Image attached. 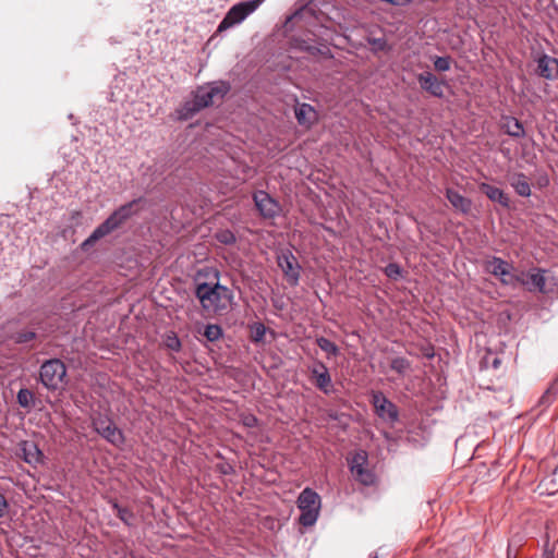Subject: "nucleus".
<instances>
[{"label":"nucleus","instance_id":"obj_3","mask_svg":"<svg viewBox=\"0 0 558 558\" xmlns=\"http://www.w3.org/2000/svg\"><path fill=\"white\" fill-rule=\"evenodd\" d=\"M228 90L229 86L223 82H214L198 87L194 93L193 99L185 101L183 106L178 109V119H191L199 110L215 104L216 100H221Z\"/></svg>","mask_w":558,"mask_h":558},{"label":"nucleus","instance_id":"obj_27","mask_svg":"<svg viewBox=\"0 0 558 558\" xmlns=\"http://www.w3.org/2000/svg\"><path fill=\"white\" fill-rule=\"evenodd\" d=\"M216 239H217L218 242H220L222 244H226V245H230V244H233L235 242L234 233L232 231L228 230V229L219 230L216 233Z\"/></svg>","mask_w":558,"mask_h":558},{"label":"nucleus","instance_id":"obj_34","mask_svg":"<svg viewBox=\"0 0 558 558\" xmlns=\"http://www.w3.org/2000/svg\"><path fill=\"white\" fill-rule=\"evenodd\" d=\"M9 511V502L4 495L0 493V518H3Z\"/></svg>","mask_w":558,"mask_h":558},{"label":"nucleus","instance_id":"obj_25","mask_svg":"<svg viewBox=\"0 0 558 558\" xmlns=\"http://www.w3.org/2000/svg\"><path fill=\"white\" fill-rule=\"evenodd\" d=\"M222 336V329L220 326L218 325H214V324H210V325H207L205 327V330H204V337L208 340V341H216L218 340L220 337Z\"/></svg>","mask_w":558,"mask_h":558},{"label":"nucleus","instance_id":"obj_12","mask_svg":"<svg viewBox=\"0 0 558 558\" xmlns=\"http://www.w3.org/2000/svg\"><path fill=\"white\" fill-rule=\"evenodd\" d=\"M256 208L264 218H274L280 213L279 203L265 191H257L253 195Z\"/></svg>","mask_w":558,"mask_h":558},{"label":"nucleus","instance_id":"obj_35","mask_svg":"<svg viewBox=\"0 0 558 558\" xmlns=\"http://www.w3.org/2000/svg\"><path fill=\"white\" fill-rule=\"evenodd\" d=\"M424 355L428 359L434 357V350L432 348H428L424 351Z\"/></svg>","mask_w":558,"mask_h":558},{"label":"nucleus","instance_id":"obj_38","mask_svg":"<svg viewBox=\"0 0 558 558\" xmlns=\"http://www.w3.org/2000/svg\"><path fill=\"white\" fill-rule=\"evenodd\" d=\"M481 338H485L484 335H476L475 336V340L478 342L481 340Z\"/></svg>","mask_w":558,"mask_h":558},{"label":"nucleus","instance_id":"obj_28","mask_svg":"<svg viewBox=\"0 0 558 558\" xmlns=\"http://www.w3.org/2000/svg\"><path fill=\"white\" fill-rule=\"evenodd\" d=\"M165 345L173 352H179L181 350V341L174 332L167 335Z\"/></svg>","mask_w":558,"mask_h":558},{"label":"nucleus","instance_id":"obj_2","mask_svg":"<svg viewBox=\"0 0 558 558\" xmlns=\"http://www.w3.org/2000/svg\"><path fill=\"white\" fill-rule=\"evenodd\" d=\"M195 295L205 312L216 315L227 313L233 300L232 291L219 282L215 284L207 282L198 283L195 289Z\"/></svg>","mask_w":558,"mask_h":558},{"label":"nucleus","instance_id":"obj_22","mask_svg":"<svg viewBox=\"0 0 558 558\" xmlns=\"http://www.w3.org/2000/svg\"><path fill=\"white\" fill-rule=\"evenodd\" d=\"M113 508L117 510L118 518L125 523L128 526L133 525L134 513L124 507H120L117 502L113 504Z\"/></svg>","mask_w":558,"mask_h":558},{"label":"nucleus","instance_id":"obj_31","mask_svg":"<svg viewBox=\"0 0 558 558\" xmlns=\"http://www.w3.org/2000/svg\"><path fill=\"white\" fill-rule=\"evenodd\" d=\"M434 66L439 72H446L450 70V58L449 57H437L434 61Z\"/></svg>","mask_w":558,"mask_h":558},{"label":"nucleus","instance_id":"obj_16","mask_svg":"<svg viewBox=\"0 0 558 558\" xmlns=\"http://www.w3.org/2000/svg\"><path fill=\"white\" fill-rule=\"evenodd\" d=\"M295 118L301 125L310 126L317 120V113L311 105L301 104L295 108Z\"/></svg>","mask_w":558,"mask_h":558},{"label":"nucleus","instance_id":"obj_8","mask_svg":"<svg viewBox=\"0 0 558 558\" xmlns=\"http://www.w3.org/2000/svg\"><path fill=\"white\" fill-rule=\"evenodd\" d=\"M278 267L282 270L287 282L295 287L301 276V265L294 254L288 250H281L277 255Z\"/></svg>","mask_w":558,"mask_h":558},{"label":"nucleus","instance_id":"obj_21","mask_svg":"<svg viewBox=\"0 0 558 558\" xmlns=\"http://www.w3.org/2000/svg\"><path fill=\"white\" fill-rule=\"evenodd\" d=\"M316 343L319 347V349L326 352L328 355L336 356L339 353L338 347L332 341L325 337L317 338Z\"/></svg>","mask_w":558,"mask_h":558},{"label":"nucleus","instance_id":"obj_30","mask_svg":"<svg viewBox=\"0 0 558 558\" xmlns=\"http://www.w3.org/2000/svg\"><path fill=\"white\" fill-rule=\"evenodd\" d=\"M385 275L390 278V279H398L400 276H401V267L396 264V263H389L386 267H385Z\"/></svg>","mask_w":558,"mask_h":558},{"label":"nucleus","instance_id":"obj_32","mask_svg":"<svg viewBox=\"0 0 558 558\" xmlns=\"http://www.w3.org/2000/svg\"><path fill=\"white\" fill-rule=\"evenodd\" d=\"M490 201H498L504 206L509 205V198L498 189L490 187Z\"/></svg>","mask_w":558,"mask_h":558},{"label":"nucleus","instance_id":"obj_9","mask_svg":"<svg viewBox=\"0 0 558 558\" xmlns=\"http://www.w3.org/2000/svg\"><path fill=\"white\" fill-rule=\"evenodd\" d=\"M94 429L113 446L120 447L124 442L121 429L108 417L98 416L93 418Z\"/></svg>","mask_w":558,"mask_h":558},{"label":"nucleus","instance_id":"obj_6","mask_svg":"<svg viewBox=\"0 0 558 558\" xmlns=\"http://www.w3.org/2000/svg\"><path fill=\"white\" fill-rule=\"evenodd\" d=\"M263 1L264 0H250L232 5L219 23L217 32L227 31L242 23L250 14L257 10Z\"/></svg>","mask_w":558,"mask_h":558},{"label":"nucleus","instance_id":"obj_14","mask_svg":"<svg viewBox=\"0 0 558 558\" xmlns=\"http://www.w3.org/2000/svg\"><path fill=\"white\" fill-rule=\"evenodd\" d=\"M420 86L425 92L429 93L435 97L444 96V83L440 82L433 73L423 72L417 75Z\"/></svg>","mask_w":558,"mask_h":558},{"label":"nucleus","instance_id":"obj_40","mask_svg":"<svg viewBox=\"0 0 558 558\" xmlns=\"http://www.w3.org/2000/svg\"><path fill=\"white\" fill-rule=\"evenodd\" d=\"M498 364H499V360L495 359V360H494V367H497V366H498Z\"/></svg>","mask_w":558,"mask_h":558},{"label":"nucleus","instance_id":"obj_10","mask_svg":"<svg viewBox=\"0 0 558 558\" xmlns=\"http://www.w3.org/2000/svg\"><path fill=\"white\" fill-rule=\"evenodd\" d=\"M350 471L353 477L363 485H372L375 481L374 474L366 468L367 453L363 450L355 452L349 460Z\"/></svg>","mask_w":558,"mask_h":558},{"label":"nucleus","instance_id":"obj_11","mask_svg":"<svg viewBox=\"0 0 558 558\" xmlns=\"http://www.w3.org/2000/svg\"><path fill=\"white\" fill-rule=\"evenodd\" d=\"M372 402L375 408L376 414L385 422L395 424L399 418L397 407L388 400L384 393L375 392L372 397Z\"/></svg>","mask_w":558,"mask_h":558},{"label":"nucleus","instance_id":"obj_39","mask_svg":"<svg viewBox=\"0 0 558 558\" xmlns=\"http://www.w3.org/2000/svg\"><path fill=\"white\" fill-rule=\"evenodd\" d=\"M487 354H488V350L485 349L484 354L482 356V362L486 359Z\"/></svg>","mask_w":558,"mask_h":558},{"label":"nucleus","instance_id":"obj_20","mask_svg":"<svg viewBox=\"0 0 558 558\" xmlns=\"http://www.w3.org/2000/svg\"><path fill=\"white\" fill-rule=\"evenodd\" d=\"M512 186L514 187L515 192L521 196H530L531 194V187L529 182L523 175H517L512 179Z\"/></svg>","mask_w":558,"mask_h":558},{"label":"nucleus","instance_id":"obj_13","mask_svg":"<svg viewBox=\"0 0 558 558\" xmlns=\"http://www.w3.org/2000/svg\"><path fill=\"white\" fill-rule=\"evenodd\" d=\"M310 371L315 386L324 393H330L333 389V385L326 365L319 362L311 367Z\"/></svg>","mask_w":558,"mask_h":558},{"label":"nucleus","instance_id":"obj_26","mask_svg":"<svg viewBox=\"0 0 558 558\" xmlns=\"http://www.w3.org/2000/svg\"><path fill=\"white\" fill-rule=\"evenodd\" d=\"M252 341L253 342H262L264 340V337L266 335V327L262 323H255L252 326Z\"/></svg>","mask_w":558,"mask_h":558},{"label":"nucleus","instance_id":"obj_36","mask_svg":"<svg viewBox=\"0 0 558 558\" xmlns=\"http://www.w3.org/2000/svg\"><path fill=\"white\" fill-rule=\"evenodd\" d=\"M374 45H376L378 48H383L385 46V41L383 39H375Z\"/></svg>","mask_w":558,"mask_h":558},{"label":"nucleus","instance_id":"obj_7","mask_svg":"<svg viewBox=\"0 0 558 558\" xmlns=\"http://www.w3.org/2000/svg\"><path fill=\"white\" fill-rule=\"evenodd\" d=\"M66 374L64 363L59 359L46 361L39 373L41 384L48 389H57Z\"/></svg>","mask_w":558,"mask_h":558},{"label":"nucleus","instance_id":"obj_41","mask_svg":"<svg viewBox=\"0 0 558 558\" xmlns=\"http://www.w3.org/2000/svg\"><path fill=\"white\" fill-rule=\"evenodd\" d=\"M369 558H378V556H377V555H374V556H371Z\"/></svg>","mask_w":558,"mask_h":558},{"label":"nucleus","instance_id":"obj_17","mask_svg":"<svg viewBox=\"0 0 558 558\" xmlns=\"http://www.w3.org/2000/svg\"><path fill=\"white\" fill-rule=\"evenodd\" d=\"M23 459L26 463L38 464L41 462L43 452L39 450L36 444L31 441H23L21 445Z\"/></svg>","mask_w":558,"mask_h":558},{"label":"nucleus","instance_id":"obj_24","mask_svg":"<svg viewBox=\"0 0 558 558\" xmlns=\"http://www.w3.org/2000/svg\"><path fill=\"white\" fill-rule=\"evenodd\" d=\"M17 402L22 408L28 409L34 402V395L28 389H21L16 396Z\"/></svg>","mask_w":558,"mask_h":558},{"label":"nucleus","instance_id":"obj_37","mask_svg":"<svg viewBox=\"0 0 558 558\" xmlns=\"http://www.w3.org/2000/svg\"><path fill=\"white\" fill-rule=\"evenodd\" d=\"M221 472H222L223 474H229V473H231V472H232V468H231L230 465L222 466V468H221Z\"/></svg>","mask_w":558,"mask_h":558},{"label":"nucleus","instance_id":"obj_15","mask_svg":"<svg viewBox=\"0 0 558 558\" xmlns=\"http://www.w3.org/2000/svg\"><path fill=\"white\" fill-rule=\"evenodd\" d=\"M537 73L546 80L558 77V60L549 56H542L537 60Z\"/></svg>","mask_w":558,"mask_h":558},{"label":"nucleus","instance_id":"obj_18","mask_svg":"<svg viewBox=\"0 0 558 558\" xmlns=\"http://www.w3.org/2000/svg\"><path fill=\"white\" fill-rule=\"evenodd\" d=\"M447 198L450 202V204L462 213L469 211L471 207V202L465 198L463 195H461L458 191H454L452 189L447 190Z\"/></svg>","mask_w":558,"mask_h":558},{"label":"nucleus","instance_id":"obj_33","mask_svg":"<svg viewBox=\"0 0 558 558\" xmlns=\"http://www.w3.org/2000/svg\"><path fill=\"white\" fill-rule=\"evenodd\" d=\"M242 423L246 427H255L257 425V418L252 414H247L242 417Z\"/></svg>","mask_w":558,"mask_h":558},{"label":"nucleus","instance_id":"obj_1","mask_svg":"<svg viewBox=\"0 0 558 558\" xmlns=\"http://www.w3.org/2000/svg\"><path fill=\"white\" fill-rule=\"evenodd\" d=\"M490 274L498 277L504 284L513 286L520 283L530 292H548L545 271L538 268L519 272L511 264L494 257L490 259Z\"/></svg>","mask_w":558,"mask_h":558},{"label":"nucleus","instance_id":"obj_5","mask_svg":"<svg viewBox=\"0 0 558 558\" xmlns=\"http://www.w3.org/2000/svg\"><path fill=\"white\" fill-rule=\"evenodd\" d=\"M298 507L301 510L299 522L303 526H312L319 515L320 497L315 490L306 487L298 497Z\"/></svg>","mask_w":558,"mask_h":558},{"label":"nucleus","instance_id":"obj_4","mask_svg":"<svg viewBox=\"0 0 558 558\" xmlns=\"http://www.w3.org/2000/svg\"><path fill=\"white\" fill-rule=\"evenodd\" d=\"M140 202L141 199H134L128 204L120 206L92 232V234L83 242L82 247L84 250H87L88 247L93 246L98 240L105 238L106 235L118 229L122 223H124L129 218H131L138 211Z\"/></svg>","mask_w":558,"mask_h":558},{"label":"nucleus","instance_id":"obj_23","mask_svg":"<svg viewBox=\"0 0 558 558\" xmlns=\"http://www.w3.org/2000/svg\"><path fill=\"white\" fill-rule=\"evenodd\" d=\"M411 367L409 360L404 357H396L391 361L390 368L399 375H404Z\"/></svg>","mask_w":558,"mask_h":558},{"label":"nucleus","instance_id":"obj_19","mask_svg":"<svg viewBox=\"0 0 558 558\" xmlns=\"http://www.w3.org/2000/svg\"><path fill=\"white\" fill-rule=\"evenodd\" d=\"M501 128L507 134L514 137H520L524 134L522 124L514 118H505Z\"/></svg>","mask_w":558,"mask_h":558},{"label":"nucleus","instance_id":"obj_29","mask_svg":"<svg viewBox=\"0 0 558 558\" xmlns=\"http://www.w3.org/2000/svg\"><path fill=\"white\" fill-rule=\"evenodd\" d=\"M36 337V333L31 330H24L16 332L13 337L15 343H26L32 340H34Z\"/></svg>","mask_w":558,"mask_h":558}]
</instances>
